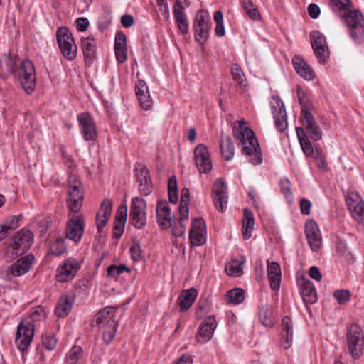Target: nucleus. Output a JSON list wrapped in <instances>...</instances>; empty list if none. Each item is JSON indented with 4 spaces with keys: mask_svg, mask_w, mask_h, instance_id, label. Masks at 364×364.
Instances as JSON below:
<instances>
[{
    "mask_svg": "<svg viewBox=\"0 0 364 364\" xmlns=\"http://www.w3.org/2000/svg\"><path fill=\"white\" fill-rule=\"evenodd\" d=\"M254 216L252 211L247 208L244 210L242 235L245 240L250 239L252 236V231L254 228Z\"/></svg>",
    "mask_w": 364,
    "mask_h": 364,
    "instance_id": "obj_38",
    "label": "nucleus"
},
{
    "mask_svg": "<svg viewBox=\"0 0 364 364\" xmlns=\"http://www.w3.org/2000/svg\"><path fill=\"white\" fill-rule=\"evenodd\" d=\"M242 153L249 156L251 163L254 165H258L262 161V155L261 149L256 137L252 136L246 142H243L241 146Z\"/></svg>",
    "mask_w": 364,
    "mask_h": 364,
    "instance_id": "obj_17",
    "label": "nucleus"
},
{
    "mask_svg": "<svg viewBox=\"0 0 364 364\" xmlns=\"http://www.w3.org/2000/svg\"><path fill=\"white\" fill-rule=\"evenodd\" d=\"M34 334V325L31 321H21L18 326L15 343L19 350L23 352L29 347Z\"/></svg>",
    "mask_w": 364,
    "mask_h": 364,
    "instance_id": "obj_9",
    "label": "nucleus"
},
{
    "mask_svg": "<svg viewBox=\"0 0 364 364\" xmlns=\"http://www.w3.org/2000/svg\"><path fill=\"white\" fill-rule=\"evenodd\" d=\"M350 294L348 290H336L333 293L334 298L338 301L340 304H343L349 300Z\"/></svg>",
    "mask_w": 364,
    "mask_h": 364,
    "instance_id": "obj_53",
    "label": "nucleus"
},
{
    "mask_svg": "<svg viewBox=\"0 0 364 364\" xmlns=\"http://www.w3.org/2000/svg\"><path fill=\"white\" fill-rule=\"evenodd\" d=\"M131 257L134 261H139L141 257V248L139 242H134L129 248Z\"/></svg>",
    "mask_w": 364,
    "mask_h": 364,
    "instance_id": "obj_54",
    "label": "nucleus"
},
{
    "mask_svg": "<svg viewBox=\"0 0 364 364\" xmlns=\"http://www.w3.org/2000/svg\"><path fill=\"white\" fill-rule=\"evenodd\" d=\"M23 253L24 252L18 250L16 245H15L14 242H11L9 246H7L5 250L6 256L10 259H14L18 255H22Z\"/></svg>",
    "mask_w": 364,
    "mask_h": 364,
    "instance_id": "obj_51",
    "label": "nucleus"
},
{
    "mask_svg": "<svg viewBox=\"0 0 364 364\" xmlns=\"http://www.w3.org/2000/svg\"><path fill=\"white\" fill-rule=\"evenodd\" d=\"M282 345L284 349L290 348L292 341V325L291 318L288 316H284L282 318Z\"/></svg>",
    "mask_w": 364,
    "mask_h": 364,
    "instance_id": "obj_35",
    "label": "nucleus"
},
{
    "mask_svg": "<svg viewBox=\"0 0 364 364\" xmlns=\"http://www.w3.org/2000/svg\"><path fill=\"white\" fill-rule=\"evenodd\" d=\"M156 215L158 223L163 228H167L172 225L170 208L165 200H160L156 205Z\"/></svg>",
    "mask_w": 364,
    "mask_h": 364,
    "instance_id": "obj_25",
    "label": "nucleus"
},
{
    "mask_svg": "<svg viewBox=\"0 0 364 364\" xmlns=\"http://www.w3.org/2000/svg\"><path fill=\"white\" fill-rule=\"evenodd\" d=\"M74 303V299L72 296L68 294L62 295L55 306V313L58 317H65L70 312Z\"/></svg>",
    "mask_w": 364,
    "mask_h": 364,
    "instance_id": "obj_33",
    "label": "nucleus"
},
{
    "mask_svg": "<svg viewBox=\"0 0 364 364\" xmlns=\"http://www.w3.org/2000/svg\"><path fill=\"white\" fill-rule=\"evenodd\" d=\"M305 235L312 251H318L322 245L321 235L318 225L314 220H308L305 225Z\"/></svg>",
    "mask_w": 364,
    "mask_h": 364,
    "instance_id": "obj_18",
    "label": "nucleus"
},
{
    "mask_svg": "<svg viewBox=\"0 0 364 364\" xmlns=\"http://www.w3.org/2000/svg\"><path fill=\"white\" fill-rule=\"evenodd\" d=\"M242 7L247 15L253 21H258L262 18L260 12L257 7L251 0H245L242 1Z\"/></svg>",
    "mask_w": 364,
    "mask_h": 364,
    "instance_id": "obj_41",
    "label": "nucleus"
},
{
    "mask_svg": "<svg viewBox=\"0 0 364 364\" xmlns=\"http://www.w3.org/2000/svg\"><path fill=\"white\" fill-rule=\"evenodd\" d=\"M115 55L117 60L122 63L127 60V48H114Z\"/></svg>",
    "mask_w": 364,
    "mask_h": 364,
    "instance_id": "obj_62",
    "label": "nucleus"
},
{
    "mask_svg": "<svg viewBox=\"0 0 364 364\" xmlns=\"http://www.w3.org/2000/svg\"><path fill=\"white\" fill-rule=\"evenodd\" d=\"M353 40L358 44L364 41V17L359 10L348 11L343 16Z\"/></svg>",
    "mask_w": 364,
    "mask_h": 364,
    "instance_id": "obj_2",
    "label": "nucleus"
},
{
    "mask_svg": "<svg viewBox=\"0 0 364 364\" xmlns=\"http://www.w3.org/2000/svg\"><path fill=\"white\" fill-rule=\"evenodd\" d=\"M168 200L171 203L176 204L178 202L177 179L173 175L171 176L168 182Z\"/></svg>",
    "mask_w": 364,
    "mask_h": 364,
    "instance_id": "obj_43",
    "label": "nucleus"
},
{
    "mask_svg": "<svg viewBox=\"0 0 364 364\" xmlns=\"http://www.w3.org/2000/svg\"><path fill=\"white\" fill-rule=\"evenodd\" d=\"M292 63L296 73L306 80H312L315 77V73L311 67L301 57L294 56Z\"/></svg>",
    "mask_w": 364,
    "mask_h": 364,
    "instance_id": "obj_26",
    "label": "nucleus"
},
{
    "mask_svg": "<svg viewBox=\"0 0 364 364\" xmlns=\"http://www.w3.org/2000/svg\"><path fill=\"white\" fill-rule=\"evenodd\" d=\"M197 295L198 292L193 288L183 290L177 300L180 311H186L196 301Z\"/></svg>",
    "mask_w": 364,
    "mask_h": 364,
    "instance_id": "obj_32",
    "label": "nucleus"
},
{
    "mask_svg": "<svg viewBox=\"0 0 364 364\" xmlns=\"http://www.w3.org/2000/svg\"><path fill=\"white\" fill-rule=\"evenodd\" d=\"M65 252L66 246L65 245V240L61 237H57L50 245V252L55 256H59Z\"/></svg>",
    "mask_w": 364,
    "mask_h": 364,
    "instance_id": "obj_46",
    "label": "nucleus"
},
{
    "mask_svg": "<svg viewBox=\"0 0 364 364\" xmlns=\"http://www.w3.org/2000/svg\"><path fill=\"white\" fill-rule=\"evenodd\" d=\"M189 239L194 246L203 245L206 242L205 223L202 218H196L192 221Z\"/></svg>",
    "mask_w": 364,
    "mask_h": 364,
    "instance_id": "obj_15",
    "label": "nucleus"
},
{
    "mask_svg": "<svg viewBox=\"0 0 364 364\" xmlns=\"http://www.w3.org/2000/svg\"><path fill=\"white\" fill-rule=\"evenodd\" d=\"M213 200L215 208L223 212L227 204L228 187L222 178L217 179L213 186Z\"/></svg>",
    "mask_w": 364,
    "mask_h": 364,
    "instance_id": "obj_16",
    "label": "nucleus"
},
{
    "mask_svg": "<svg viewBox=\"0 0 364 364\" xmlns=\"http://www.w3.org/2000/svg\"><path fill=\"white\" fill-rule=\"evenodd\" d=\"M81 47L82 49L85 63L90 65L96 57V43L92 36L81 38Z\"/></svg>",
    "mask_w": 364,
    "mask_h": 364,
    "instance_id": "obj_27",
    "label": "nucleus"
},
{
    "mask_svg": "<svg viewBox=\"0 0 364 364\" xmlns=\"http://www.w3.org/2000/svg\"><path fill=\"white\" fill-rule=\"evenodd\" d=\"M196 165L200 173H208L212 169V161L207 147L200 144L194 149Z\"/></svg>",
    "mask_w": 364,
    "mask_h": 364,
    "instance_id": "obj_14",
    "label": "nucleus"
},
{
    "mask_svg": "<svg viewBox=\"0 0 364 364\" xmlns=\"http://www.w3.org/2000/svg\"><path fill=\"white\" fill-rule=\"evenodd\" d=\"M348 208L353 218L360 224H364V203L348 200Z\"/></svg>",
    "mask_w": 364,
    "mask_h": 364,
    "instance_id": "obj_37",
    "label": "nucleus"
},
{
    "mask_svg": "<svg viewBox=\"0 0 364 364\" xmlns=\"http://www.w3.org/2000/svg\"><path fill=\"white\" fill-rule=\"evenodd\" d=\"M296 132L304 153L307 156L313 155L314 148L304 129L302 127H296Z\"/></svg>",
    "mask_w": 364,
    "mask_h": 364,
    "instance_id": "obj_39",
    "label": "nucleus"
},
{
    "mask_svg": "<svg viewBox=\"0 0 364 364\" xmlns=\"http://www.w3.org/2000/svg\"><path fill=\"white\" fill-rule=\"evenodd\" d=\"M114 48H127L126 36L122 31L117 32L116 34Z\"/></svg>",
    "mask_w": 364,
    "mask_h": 364,
    "instance_id": "obj_58",
    "label": "nucleus"
},
{
    "mask_svg": "<svg viewBox=\"0 0 364 364\" xmlns=\"http://www.w3.org/2000/svg\"><path fill=\"white\" fill-rule=\"evenodd\" d=\"M184 10V4H181L179 2H175L173 5V15L175 20L181 32L183 34H186L188 32L189 26Z\"/></svg>",
    "mask_w": 364,
    "mask_h": 364,
    "instance_id": "obj_29",
    "label": "nucleus"
},
{
    "mask_svg": "<svg viewBox=\"0 0 364 364\" xmlns=\"http://www.w3.org/2000/svg\"><path fill=\"white\" fill-rule=\"evenodd\" d=\"M124 225L125 223L114 220L113 234L115 236V237L119 238L122 235L124 230Z\"/></svg>",
    "mask_w": 364,
    "mask_h": 364,
    "instance_id": "obj_63",
    "label": "nucleus"
},
{
    "mask_svg": "<svg viewBox=\"0 0 364 364\" xmlns=\"http://www.w3.org/2000/svg\"><path fill=\"white\" fill-rule=\"evenodd\" d=\"M84 220L81 216H75L68 222L66 237L75 242H78L83 235Z\"/></svg>",
    "mask_w": 364,
    "mask_h": 364,
    "instance_id": "obj_20",
    "label": "nucleus"
},
{
    "mask_svg": "<svg viewBox=\"0 0 364 364\" xmlns=\"http://www.w3.org/2000/svg\"><path fill=\"white\" fill-rule=\"evenodd\" d=\"M135 91L141 107L144 110L150 109L152 107L153 101L148 87L144 80H139L137 81L135 85Z\"/></svg>",
    "mask_w": 364,
    "mask_h": 364,
    "instance_id": "obj_22",
    "label": "nucleus"
},
{
    "mask_svg": "<svg viewBox=\"0 0 364 364\" xmlns=\"http://www.w3.org/2000/svg\"><path fill=\"white\" fill-rule=\"evenodd\" d=\"M18 80L23 90L28 93H32L36 85V73L33 63L29 60L21 63L18 70Z\"/></svg>",
    "mask_w": 364,
    "mask_h": 364,
    "instance_id": "obj_5",
    "label": "nucleus"
},
{
    "mask_svg": "<svg viewBox=\"0 0 364 364\" xmlns=\"http://www.w3.org/2000/svg\"><path fill=\"white\" fill-rule=\"evenodd\" d=\"M311 44L316 57L320 63H325L329 55L325 36L318 31H312L310 34Z\"/></svg>",
    "mask_w": 364,
    "mask_h": 364,
    "instance_id": "obj_12",
    "label": "nucleus"
},
{
    "mask_svg": "<svg viewBox=\"0 0 364 364\" xmlns=\"http://www.w3.org/2000/svg\"><path fill=\"white\" fill-rule=\"evenodd\" d=\"M115 310V308L107 306L96 314V324L102 331L103 339L107 343L113 340L118 328V322L114 318Z\"/></svg>",
    "mask_w": 364,
    "mask_h": 364,
    "instance_id": "obj_1",
    "label": "nucleus"
},
{
    "mask_svg": "<svg viewBox=\"0 0 364 364\" xmlns=\"http://www.w3.org/2000/svg\"><path fill=\"white\" fill-rule=\"evenodd\" d=\"M112 202L108 199L104 200L96 215V225L99 232H101L102 228L107 224L112 214Z\"/></svg>",
    "mask_w": 364,
    "mask_h": 364,
    "instance_id": "obj_24",
    "label": "nucleus"
},
{
    "mask_svg": "<svg viewBox=\"0 0 364 364\" xmlns=\"http://www.w3.org/2000/svg\"><path fill=\"white\" fill-rule=\"evenodd\" d=\"M300 118L302 124L309 132L310 137L315 141L321 139L322 131L312 114L308 110L301 109Z\"/></svg>",
    "mask_w": 364,
    "mask_h": 364,
    "instance_id": "obj_19",
    "label": "nucleus"
},
{
    "mask_svg": "<svg viewBox=\"0 0 364 364\" xmlns=\"http://www.w3.org/2000/svg\"><path fill=\"white\" fill-rule=\"evenodd\" d=\"M220 148L221 154L226 161H230L233 158L235 148L230 136H222Z\"/></svg>",
    "mask_w": 364,
    "mask_h": 364,
    "instance_id": "obj_36",
    "label": "nucleus"
},
{
    "mask_svg": "<svg viewBox=\"0 0 364 364\" xmlns=\"http://www.w3.org/2000/svg\"><path fill=\"white\" fill-rule=\"evenodd\" d=\"M259 317L264 326L272 327L274 326V319L272 316V311L267 304L262 305L259 307Z\"/></svg>",
    "mask_w": 364,
    "mask_h": 364,
    "instance_id": "obj_40",
    "label": "nucleus"
},
{
    "mask_svg": "<svg viewBox=\"0 0 364 364\" xmlns=\"http://www.w3.org/2000/svg\"><path fill=\"white\" fill-rule=\"evenodd\" d=\"M237 125L234 124L233 133L234 136L240 141V145L242 146L243 142H246L247 139L254 136L253 131L247 126L245 121H237Z\"/></svg>",
    "mask_w": 364,
    "mask_h": 364,
    "instance_id": "obj_34",
    "label": "nucleus"
},
{
    "mask_svg": "<svg viewBox=\"0 0 364 364\" xmlns=\"http://www.w3.org/2000/svg\"><path fill=\"white\" fill-rule=\"evenodd\" d=\"M300 294L306 304H313L317 301V294L312 282L306 278L299 281Z\"/></svg>",
    "mask_w": 364,
    "mask_h": 364,
    "instance_id": "obj_21",
    "label": "nucleus"
},
{
    "mask_svg": "<svg viewBox=\"0 0 364 364\" xmlns=\"http://www.w3.org/2000/svg\"><path fill=\"white\" fill-rule=\"evenodd\" d=\"M18 218L14 215L8 217L3 225L9 232L18 227Z\"/></svg>",
    "mask_w": 364,
    "mask_h": 364,
    "instance_id": "obj_55",
    "label": "nucleus"
},
{
    "mask_svg": "<svg viewBox=\"0 0 364 364\" xmlns=\"http://www.w3.org/2000/svg\"><path fill=\"white\" fill-rule=\"evenodd\" d=\"M68 183V205L70 211L77 213L80 210L84 199L82 182L77 175L70 174Z\"/></svg>",
    "mask_w": 364,
    "mask_h": 364,
    "instance_id": "obj_3",
    "label": "nucleus"
},
{
    "mask_svg": "<svg viewBox=\"0 0 364 364\" xmlns=\"http://www.w3.org/2000/svg\"><path fill=\"white\" fill-rule=\"evenodd\" d=\"M348 351L354 358H358L363 350L364 336L361 328L353 324L347 333Z\"/></svg>",
    "mask_w": 364,
    "mask_h": 364,
    "instance_id": "obj_7",
    "label": "nucleus"
},
{
    "mask_svg": "<svg viewBox=\"0 0 364 364\" xmlns=\"http://www.w3.org/2000/svg\"><path fill=\"white\" fill-rule=\"evenodd\" d=\"M127 217V205H120L117 210L114 220L126 223Z\"/></svg>",
    "mask_w": 364,
    "mask_h": 364,
    "instance_id": "obj_57",
    "label": "nucleus"
},
{
    "mask_svg": "<svg viewBox=\"0 0 364 364\" xmlns=\"http://www.w3.org/2000/svg\"><path fill=\"white\" fill-rule=\"evenodd\" d=\"M81 134L86 141H95L97 133L93 118L87 112L81 113L77 116Z\"/></svg>",
    "mask_w": 364,
    "mask_h": 364,
    "instance_id": "obj_13",
    "label": "nucleus"
},
{
    "mask_svg": "<svg viewBox=\"0 0 364 364\" xmlns=\"http://www.w3.org/2000/svg\"><path fill=\"white\" fill-rule=\"evenodd\" d=\"M42 343L46 349L52 350L56 346L57 339L53 335L45 334L42 336Z\"/></svg>",
    "mask_w": 364,
    "mask_h": 364,
    "instance_id": "obj_52",
    "label": "nucleus"
},
{
    "mask_svg": "<svg viewBox=\"0 0 364 364\" xmlns=\"http://www.w3.org/2000/svg\"><path fill=\"white\" fill-rule=\"evenodd\" d=\"M33 233L28 230H20L13 238V242L18 250L26 252L33 244Z\"/></svg>",
    "mask_w": 364,
    "mask_h": 364,
    "instance_id": "obj_30",
    "label": "nucleus"
},
{
    "mask_svg": "<svg viewBox=\"0 0 364 364\" xmlns=\"http://www.w3.org/2000/svg\"><path fill=\"white\" fill-rule=\"evenodd\" d=\"M245 299L244 291L240 288L230 290L226 294V300L229 303L239 304Z\"/></svg>",
    "mask_w": 364,
    "mask_h": 364,
    "instance_id": "obj_42",
    "label": "nucleus"
},
{
    "mask_svg": "<svg viewBox=\"0 0 364 364\" xmlns=\"http://www.w3.org/2000/svg\"><path fill=\"white\" fill-rule=\"evenodd\" d=\"M331 3L340 10H349L351 7L350 0H331Z\"/></svg>",
    "mask_w": 364,
    "mask_h": 364,
    "instance_id": "obj_60",
    "label": "nucleus"
},
{
    "mask_svg": "<svg viewBox=\"0 0 364 364\" xmlns=\"http://www.w3.org/2000/svg\"><path fill=\"white\" fill-rule=\"evenodd\" d=\"M82 355V349L79 346H74L68 353L65 358L66 364H77Z\"/></svg>",
    "mask_w": 364,
    "mask_h": 364,
    "instance_id": "obj_44",
    "label": "nucleus"
},
{
    "mask_svg": "<svg viewBox=\"0 0 364 364\" xmlns=\"http://www.w3.org/2000/svg\"><path fill=\"white\" fill-rule=\"evenodd\" d=\"M179 213V222H183L184 220H187L189 214L188 203H180Z\"/></svg>",
    "mask_w": 364,
    "mask_h": 364,
    "instance_id": "obj_61",
    "label": "nucleus"
},
{
    "mask_svg": "<svg viewBox=\"0 0 364 364\" xmlns=\"http://www.w3.org/2000/svg\"><path fill=\"white\" fill-rule=\"evenodd\" d=\"M243 262H238L235 260L230 262L225 267L226 273L230 276H240L242 274V264Z\"/></svg>",
    "mask_w": 364,
    "mask_h": 364,
    "instance_id": "obj_47",
    "label": "nucleus"
},
{
    "mask_svg": "<svg viewBox=\"0 0 364 364\" xmlns=\"http://www.w3.org/2000/svg\"><path fill=\"white\" fill-rule=\"evenodd\" d=\"M130 269L125 264L110 265L107 269V276L109 277H117L122 274L124 272H129Z\"/></svg>",
    "mask_w": 364,
    "mask_h": 364,
    "instance_id": "obj_49",
    "label": "nucleus"
},
{
    "mask_svg": "<svg viewBox=\"0 0 364 364\" xmlns=\"http://www.w3.org/2000/svg\"><path fill=\"white\" fill-rule=\"evenodd\" d=\"M279 184L282 193L285 196L287 201L291 203L293 199V196L291 190L290 181L288 178H282Z\"/></svg>",
    "mask_w": 364,
    "mask_h": 364,
    "instance_id": "obj_50",
    "label": "nucleus"
},
{
    "mask_svg": "<svg viewBox=\"0 0 364 364\" xmlns=\"http://www.w3.org/2000/svg\"><path fill=\"white\" fill-rule=\"evenodd\" d=\"M60 50L63 57L69 61L74 60L77 54V47L72 32L66 27H60L56 33Z\"/></svg>",
    "mask_w": 364,
    "mask_h": 364,
    "instance_id": "obj_4",
    "label": "nucleus"
},
{
    "mask_svg": "<svg viewBox=\"0 0 364 364\" xmlns=\"http://www.w3.org/2000/svg\"><path fill=\"white\" fill-rule=\"evenodd\" d=\"M267 273L271 289L274 291L279 290L282 276L279 264L276 262H267Z\"/></svg>",
    "mask_w": 364,
    "mask_h": 364,
    "instance_id": "obj_31",
    "label": "nucleus"
},
{
    "mask_svg": "<svg viewBox=\"0 0 364 364\" xmlns=\"http://www.w3.org/2000/svg\"><path fill=\"white\" fill-rule=\"evenodd\" d=\"M146 202L140 197H135L132 200L130 207L131 223L138 229L143 228L146 223Z\"/></svg>",
    "mask_w": 364,
    "mask_h": 364,
    "instance_id": "obj_8",
    "label": "nucleus"
},
{
    "mask_svg": "<svg viewBox=\"0 0 364 364\" xmlns=\"http://www.w3.org/2000/svg\"><path fill=\"white\" fill-rule=\"evenodd\" d=\"M139 191L144 196H149L152 191V183L149 179L147 181L139 183Z\"/></svg>",
    "mask_w": 364,
    "mask_h": 364,
    "instance_id": "obj_59",
    "label": "nucleus"
},
{
    "mask_svg": "<svg viewBox=\"0 0 364 364\" xmlns=\"http://www.w3.org/2000/svg\"><path fill=\"white\" fill-rule=\"evenodd\" d=\"M217 323L214 317L208 316L205 318L199 328L197 336L198 341L202 343L208 341L212 338Z\"/></svg>",
    "mask_w": 364,
    "mask_h": 364,
    "instance_id": "obj_23",
    "label": "nucleus"
},
{
    "mask_svg": "<svg viewBox=\"0 0 364 364\" xmlns=\"http://www.w3.org/2000/svg\"><path fill=\"white\" fill-rule=\"evenodd\" d=\"M277 106H272L275 125L279 132H283L287 127V117L284 105L282 101H277Z\"/></svg>",
    "mask_w": 364,
    "mask_h": 364,
    "instance_id": "obj_28",
    "label": "nucleus"
},
{
    "mask_svg": "<svg viewBox=\"0 0 364 364\" xmlns=\"http://www.w3.org/2000/svg\"><path fill=\"white\" fill-rule=\"evenodd\" d=\"M76 28L79 31H85L87 30L89 26V21L87 18L80 17L75 21Z\"/></svg>",
    "mask_w": 364,
    "mask_h": 364,
    "instance_id": "obj_64",
    "label": "nucleus"
},
{
    "mask_svg": "<svg viewBox=\"0 0 364 364\" xmlns=\"http://www.w3.org/2000/svg\"><path fill=\"white\" fill-rule=\"evenodd\" d=\"M34 262L35 257L32 254L21 257L5 268L4 279L11 281L14 277L25 274L31 269Z\"/></svg>",
    "mask_w": 364,
    "mask_h": 364,
    "instance_id": "obj_6",
    "label": "nucleus"
},
{
    "mask_svg": "<svg viewBox=\"0 0 364 364\" xmlns=\"http://www.w3.org/2000/svg\"><path fill=\"white\" fill-rule=\"evenodd\" d=\"M156 4L159 11L161 13L166 20L169 18V9L167 0H156Z\"/></svg>",
    "mask_w": 364,
    "mask_h": 364,
    "instance_id": "obj_56",
    "label": "nucleus"
},
{
    "mask_svg": "<svg viewBox=\"0 0 364 364\" xmlns=\"http://www.w3.org/2000/svg\"><path fill=\"white\" fill-rule=\"evenodd\" d=\"M231 74L234 80L237 81L241 87H246L247 80L243 70L239 65L235 64L232 66Z\"/></svg>",
    "mask_w": 364,
    "mask_h": 364,
    "instance_id": "obj_45",
    "label": "nucleus"
},
{
    "mask_svg": "<svg viewBox=\"0 0 364 364\" xmlns=\"http://www.w3.org/2000/svg\"><path fill=\"white\" fill-rule=\"evenodd\" d=\"M80 268V263L75 258H68L57 269V281L59 282H67L72 280Z\"/></svg>",
    "mask_w": 364,
    "mask_h": 364,
    "instance_id": "obj_10",
    "label": "nucleus"
},
{
    "mask_svg": "<svg viewBox=\"0 0 364 364\" xmlns=\"http://www.w3.org/2000/svg\"><path fill=\"white\" fill-rule=\"evenodd\" d=\"M135 171L139 183L151 179L149 172L144 165L138 164L135 168Z\"/></svg>",
    "mask_w": 364,
    "mask_h": 364,
    "instance_id": "obj_48",
    "label": "nucleus"
},
{
    "mask_svg": "<svg viewBox=\"0 0 364 364\" xmlns=\"http://www.w3.org/2000/svg\"><path fill=\"white\" fill-rule=\"evenodd\" d=\"M193 29L195 31V38L198 42L203 43L207 40L210 31V18L202 10L198 11L195 18Z\"/></svg>",
    "mask_w": 364,
    "mask_h": 364,
    "instance_id": "obj_11",
    "label": "nucleus"
}]
</instances>
